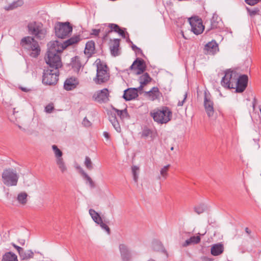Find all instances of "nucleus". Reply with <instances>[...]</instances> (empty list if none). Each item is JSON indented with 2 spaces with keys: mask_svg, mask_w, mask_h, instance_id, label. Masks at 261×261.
Returning a JSON list of instances; mask_svg holds the SVG:
<instances>
[{
  "mask_svg": "<svg viewBox=\"0 0 261 261\" xmlns=\"http://www.w3.org/2000/svg\"><path fill=\"white\" fill-rule=\"evenodd\" d=\"M248 77L246 74H242L239 77L236 72L227 69L225 72L221 84L224 88L228 89H236V92L242 93L247 87Z\"/></svg>",
  "mask_w": 261,
  "mask_h": 261,
  "instance_id": "nucleus-1",
  "label": "nucleus"
},
{
  "mask_svg": "<svg viewBox=\"0 0 261 261\" xmlns=\"http://www.w3.org/2000/svg\"><path fill=\"white\" fill-rule=\"evenodd\" d=\"M47 58H45L48 68L59 69L62 66L60 54L63 50L61 49L59 41H54L50 42L47 44Z\"/></svg>",
  "mask_w": 261,
  "mask_h": 261,
  "instance_id": "nucleus-2",
  "label": "nucleus"
},
{
  "mask_svg": "<svg viewBox=\"0 0 261 261\" xmlns=\"http://www.w3.org/2000/svg\"><path fill=\"white\" fill-rule=\"evenodd\" d=\"M212 238H209V234L204 233H194L193 232L182 231L180 233V241L182 245H196L201 241L203 244L211 242Z\"/></svg>",
  "mask_w": 261,
  "mask_h": 261,
  "instance_id": "nucleus-3",
  "label": "nucleus"
},
{
  "mask_svg": "<svg viewBox=\"0 0 261 261\" xmlns=\"http://www.w3.org/2000/svg\"><path fill=\"white\" fill-rule=\"evenodd\" d=\"M150 115L155 122L162 124H166L171 120L172 113L168 107L163 106L150 112Z\"/></svg>",
  "mask_w": 261,
  "mask_h": 261,
  "instance_id": "nucleus-4",
  "label": "nucleus"
},
{
  "mask_svg": "<svg viewBox=\"0 0 261 261\" xmlns=\"http://www.w3.org/2000/svg\"><path fill=\"white\" fill-rule=\"evenodd\" d=\"M20 45L24 49L32 51L30 55L33 58H37L40 54V47L38 42L31 36L24 37L20 41Z\"/></svg>",
  "mask_w": 261,
  "mask_h": 261,
  "instance_id": "nucleus-5",
  "label": "nucleus"
},
{
  "mask_svg": "<svg viewBox=\"0 0 261 261\" xmlns=\"http://www.w3.org/2000/svg\"><path fill=\"white\" fill-rule=\"evenodd\" d=\"M73 30L72 24L68 21H57L54 25L56 36L60 39H65L69 36Z\"/></svg>",
  "mask_w": 261,
  "mask_h": 261,
  "instance_id": "nucleus-6",
  "label": "nucleus"
},
{
  "mask_svg": "<svg viewBox=\"0 0 261 261\" xmlns=\"http://www.w3.org/2000/svg\"><path fill=\"white\" fill-rule=\"evenodd\" d=\"M18 179V174L16 171L12 168L4 169L2 174V181L7 187L16 186Z\"/></svg>",
  "mask_w": 261,
  "mask_h": 261,
  "instance_id": "nucleus-7",
  "label": "nucleus"
},
{
  "mask_svg": "<svg viewBox=\"0 0 261 261\" xmlns=\"http://www.w3.org/2000/svg\"><path fill=\"white\" fill-rule=\"evenodd\" d=\"M59 75V69L47 67L43 70L42 83L46 85H55L58 81Z\"/></svg>",
  "mask_w": 261,
  "mask_h": 261,
  "instance_id": "nucleus-8",
  "label": "nucleus"
},
{
  "mask_svg": "<svg viewBox=\"0 0 261 261\" xmlns=\"http://www.w3.org/2000/svg\"><path fill=\"white\" fill-rule=\"evenodd\" d=\"M28 32L37 39L42 40L45 38L47 31L41 22L33 21L28 24Z\"/></svg>",
  "mask_w": 261,
  "mask_h": 261,
  "instance_id": "nucleus-9",
  "label": "nucleus"
},
{
  "mask_svg": "<svg viewBox=\"0 0 261 261\" xmlns=\"http://www.w3.org/2000/svg\"><path fill=\"white\" fill-rule=\"evenodd\" d=\"M107 68V65L102 64L100 61L99 63H97L96 76L93 80L96 84H101L109 80Z\"/></svg>",
  "mask_w": 261,
  "mask_h": 261,
  "instance_id": "nucleus-10",
  "label": "nucleus"
},
{
  "mask_svg": "<svg viewBox=\"0 0 261 261\" xmlns=\"http://www.w3.org/2000/svg\"><path fill=\"white\" fill-rule=\"evenodd\" d=\"M189 21L191 27L192 32L195 35L201 34L204 29L202 19L198 16H195L189 18Z\"/></svg>",
  "mask_w": 261,
  "mask_h": 261,
  "instance_id": "nucleus-11",
  "label": "nucleus"
},
{
  "mask_svg": "<svg viewBox=\"0 0 261 261\" xmlns=\"http://www.w3.org/2000/svg\"><path fill=\"white\" fill-rule=\"evenodd\" d=\"M204 94V107L207 116L211 117L214 113V102L212 100V96L208 91H205Z\"/></svg>",
  "mask_w": 261,
  "mask_h": 261,
  "instance_id": "nucleus-12",
  "label": "nucleus"
},
{
  "mask_svg": "<svg viewBox=\"0 0 261 261\" xmlns=\"http://www.w3.org/2000/svg\"><path fill=\"white\" fill-rule=\"evenodd\" d=\"M110 93L108 89L104 88L97 91L93 97L99 103H107L109 101Z\"/></svg>",
  "mask_w": 261,
  "mask_h": 261,
  "instance_id": "nucleus-13",
  "label": "nucleus"
},
{
  "mask_svg": "<svg viewBox=\"0 0 261 261\" xmlns=\"http://www.w3.org/2000/svg\"><path fill=\"white\" fill-rule=\"evenodd\" d=\"M137 69L136 74L138 75L142 74L146 69L145 61L141 58H137L129 67V70Z\"/></svg>",
  "mask_w": 261,
  "mask_h": 261,
  "instance_id": "nucleus-14",
  "label": "nucleus"
},
{
  "mask_svg": "<svg viewBox=\"0 0 261 261\" xmlns=\"http://www.w3.org/2000/svg\"><path fill=\"white\" fill-rule=\"evenodd\" d=\"M204 50L206 55H214L219 50L218 44L215 40H212L205 45Z\"/></svg>",
  "mask_w": 261,
  "mask_h": 261,
  "instance_id": "nucleus-15",
  "label": "nucleus"
},
{
  "mask_svg": "<svg viewBox=\"0 0 261 261\" xmlns=\"http://www.w3.org/2000/svg\"><path fill=\"white\" fill-rule=\"evenodd\" d=\"M81 40V38L80 35L73 36L64 41L63 43L59 42L60 48L64 50L69 46L77 43Z\"/></svg>",
  "mask_w": 261,
  "mask_h": 261,
  "instance_id": "nucleus-16",
  "label": "nucleus"
},
{
  "mask_svg": "<svg viewBox=\"0 0 261 261\" xmlns=\"http://www.w3.org/2000/svg\"><path fill=\"white\" fill-rule=\"evenodd\" d=\"M138 96V93L135 88H129L124 91L122 96L125 101H130L136 98Z\"/></svg>",
  "mask_w": 261,
  "mask_h": 261,
  "instance_id": "nucleus-17",
  "label": "nucleus"
},
{
  "mask_svg": "<svg viewBox=\"0 0 261 261\" xmlns=\"http://www.w3.org/2000/svg\"><path fill=\"white\" fill-rule=\"evenodd\" d=\"M18 252L20 257L23 260H28L34 257V253L31 250L24 251L23 249L19 246H13Z\"/></svg>",
  "mask_w": 261,
  "mask_h": 261,
  "instance_id": "nucleus-18",
  "label": "nucleus"
},
{
  "mask_svg": "<svg viewBox=\"0 0 261 261\" xmlns=\"http://www.w3.org/2000/svg\"><path fill=\"white\" fill-rule=\"evenodd\" d=\"M221 21V18L216 13H214L212 18L210 20V24L206 29V33L214 29H216L220 28L219 24Z\"/></svg>",
  "mask_w": 261,
  "mask_h": 261,
  "instance_id": "nucleus-19",
  "label": "nucleus"
},
{
  "mask_svg": "<svg viewBox=\"0 0 261 261\" xmlns=\"http://www.w3.org/2000/svg\"><path fill=\"white\" fill-rule=\"evenodd\" d=\"M79 84V81L75 77H70L67 79L64 84V88L67 91L74 89Z\"/></svg>",
  "mask_w": 261,
  "mask_h": 261,
  "instance_id": "nucleus-20",
  "label": "nucleus"
},
{
  "mask_svg": "<svg viewBox=\"0 0 261 261\" xmlns=\"http://www.w3.org/2000/svg\"><path fill=\"white\" fill-rule=\"evenodd\" d=\"M95 42L94 41L90 40L88 41L85 46L84 50V54L88 57L90 58L95 54Z\"/></svg>",
  "mask_w": 261,
  "mask_h": 261,
  "instance_id": "nucleus-21",
  "label": "nucleus"
},
{
  "mask_svg": "<svg viewBox=\"0 0 261 261\" xmlns=\"http://www.w3.org/2000/svg\"><path fill=\"white\" fill-rule=\"evenodd\" d=\"M119 250L123 261H131L132 254L126 246H119Z\"/></svg>",
  "mask_w": 261,
  "mask_h": 261,
  "instance_id": "nucleus-22",
  "label": "nucleus"
},
{
  "mask_svg": "<svg viewBox=\"0 0 261 261\" xmlns=\"http://www.w3.org/2000/svg\"><path fill=\"white\" fill-rule=\"evenodd\" d=\"M108 115L109 116V121L111 122L115 130L117 132H120L121 127L117 119L116 114L113 113L112 112H110L108 113Z\"/></svg>",
  "mask_w": 261,
  "mask_h": 261,
  "instance_id": "nucleus-23",
  "label": "nucleus"
},
{
  "mask_svg": "<svg viewBox=\"0 0 261 261\" xmlns=\"http://www.w3.org/2000/svg\"><path fill=\"white\" fill-rule=\"evenodd\" d=\"M120 39H114L112 45L110 46L112 56L116 57L119 55V48L120 46Z\"/></svg>",
  "mask_w": 261,
  "mask_h": 261,
  "instance_id": "nucleus-24",
  "label": "nucleus"
},
{
  "mask_svg": "<svg viewBox=\"0 0 261 261\" xmlns=\"http://www.w3.org/2000/svg\"><path fill=\"white\" fill-rule=\"evenodd\" d=\"M70 65L73 70L79 73L81 68L82 67V64L80 60V57L78 56H75L71 58Z\"/></svg>",
  "mask_w": 261,
  "mask_h": 261,
  "instance_id": "nucleus-25",
  "label": "nucleus"
},
{
  "mask_svg": "<svg viewBox=\"0 0 261 261\" xmlns=\"http://www.w3.org/2000/svg\"><path fill=\"white\" fill-rule=\"evenodd\" d=\"M2 261H18L16 255L10 251L5 253L2 258Z\"/></svg>",
  "mask_w": 261,
  "mask_h": 261,
  "instance_id": "nucleus-26",
  "label": "nucleus"
},
{
  "mask_svg": "<svg viewBox=\"0 0 261 261\" xmlns=\"http://www.w3.org/2000/svg\"><path fill=\"white\" fill-rule=\"evenodd\" d=\"M152 80V78L150 76L149 74L147 72L143 73L139 78V81L140 84L143 85H146L148 83L150 82Z\"/></svg>",
  "mask_w": 261,
  "mask_h": 261,
  "instance_id": "nucleus-27",
  "label": "nucleus"
},
{
  "mask_svg": "<svg viewBox=\"0 0 261 261\" xmlns=\"http://www.w3.org/2000/svg\"><path fill=\"white\" fill-rule=\"evenodd\" d=\"M112 110L117 113V115L121 119H123L124 118L129 117V115L127 112L126 108L122 110H119L114 107H113Z\"/></svg>",
  "mask_w": 261,
  "mask_h": 261,
  "instance_id": "nucleus-28",
  "label": "nucleus"
},
{
  "mask_svg": "<svg viewBox=\"0 0 261 261\" xmlns=\"http://www.w3.org/2000/svg\"><path fill=\"white\" fill-rule=\"evenodd\" d=\"M23 1L22 0H17L13 2L12 3L10 4L8 6L5 8V9L7 11L12 10L19 7H21L23 5Z\"/></svg>",
  "mask_w": 261,
  "mask_h": 261,
  "instance_id": "nucleus-29",
  "label": "nucleus"
},
{
  "mask_svg": "<svg viewBox=\"0 0 261 261\" xmlns=\"http://www.w3.org/2000/svg\"><path fill=\"white\" fill-rule=\"evenodd\" d=\"M100 32L102 33V39H106L108 35L111 33L110 28L108 27V24L105 23L100 27Z\"/></svg>",
  "mask_w": 261,
  "mask_h": 261,
  "instance_id": "nucleus-30",
  "label": "nucleus"
},
{
  "mask_svg": "<svg viewBox=\"0 0 261 261\" xmlns=\"http://www.w3.org/2000/svg\"><path fill=\"white\" fill-rule=\"evenodd\" d=\"M89 213L93 220L96 223L98 224L102 220V218L100 216L99 214L94 210L90 208L89 211Z\"/></svg>",
  "mask_w": 261,
  "mask_h": 261,
  "instance_id": "nucleus-31",
  "label": "nucleus"
},
{
  "mask_svg": "<svg viewBox=\"0 0 261 261\" xmlns=\"http://www.w3.org/2000/svg\"><path fill=\"white\" fill-rule=\"evenodd\" d=\"M246 9L248 15H249L251 17H253L256 15H259L260 14V9L258 7H255L253 9H251L246 7Z\"/></svg>",
  "mask_w": 261,
  "mask_h": 261,
  "instance_id": "nucleus-32",
  "label": "nucleus"
},
{
  "mask_svg": "<svg viewBox=\"0 0 261 261\" xmlns=\"http://www.w3.org/2000/svg\"><path fill=\"white\" fill-rule=\"evenodd\" d=\"M223 250V246H212L211 252L213 255L217 256L221 254Z\"/></svg>",
  "mask_w": 261,
  "mask_h": 261,
  "instance_id": "nucleus-33",
  "label": "nucleus"
},
{
  "mask_svg": "<svg viewBox=\"0 0 261 261\" xmlns=\"http://www.w3.org/2000/svg\"><path fill=\"white\" fill-rule=\"evenodd\" d=\"M56 163L62 173L66 171L67 168L62 156L56 159Z\"/></svg>",
  "mask_w": 261,
  "mask_h": 261,
  "instance_id": "nucleus-34",
  "label": "nucleus"
},
{
  "mask_svg": "<svg viewBox=\"0 0 261 261\" xmlns=\"http://www.w3.org/2000/svg\"><path fill=\"white\" fill-rule=\"evenodd\" d=\"M152 100L160 99L163 96L162 93L160 91L157 87H153L152 88Z\"/></svg>",
  "mask_w": 261,
  "mask_h": 261,
  "instance_id": "nucleus-35",
  "label": "nucleus"
},
{
  "mask_svg": "<svg viewBox=\"0 0 261 261\" xmlns=\"http://www.w3.org/2000/svg\"><path fill=\"white\" fill-rule=\"evenodd\" d=\"M27 196H28V195L26 193H24V192L20 193L18 195L17 199L20 203L24 204L27 203Z\"/></svg>",
  "mask_w": 261,
  "mask_h": 261,
  "instance_id": "nucleus-36",
  "label": "nucleus"
},
{
  "mask_svg": "<svg viewBox=\"0 0 261 261\" xmlns=\"http://www.w3.org/2000/svg\"><path fill=\"white\" fill-rule=\"evenodd\" d=\"M194 211L198 215L205 212L206 210V206L204 204H200L194 207Z\"/></svg>",
  "mask_w": 261,
  "mask_h": 261,
  "instance_id": "nucleus-37",
  "label": "nucleus"
},
{
  "mask_svg": "<svg viewBox=\"0 0 261 261\" xmlns=\"http://www.w3.org/2000/svg\"><path fill=\"white\" fill-rule=\"evenodd\" d=\"M23 234H24V238H19L18 242L21 245H24L26 243L27 241L28 240V238L29 237L30 233L27 230H24Z\"/></svg>",
  "mask_w": 261,
  "mask_h": 261,
  "instance_id": "nucleus-38",
  "label": "nucleus"
},
{
  "mask_svg": "<svg viewBox=\"0 0 261 261\" xmlns=\"http://www.w3.org/2000/svg\"><path fill=\"white\" fill-rule=\"evenodd\" d=\"M52 149L54 152L56 159L62 156L63 152L60 149L58 148L57 145H53L52 146Z\"/></svg>",
  "mask_w": 261,
  "mask_h": 261,
  "instance_id": "nucleus-39",
  "label": "nucleus"
},
{
  "mask_svg": "<svg viewBox=\"0 0 261 261\" xmlns=\"http://www.w3.org/2000/svg\"><path fill=\"white\" fill-rule=\"evenodd\" d=\"M108 27L110 28L111 33L114 32L117 33L118 31H120V27L115 23H108Z\"/></svg>",
  "mask_w": 261,
  "mask_h": 261,
  "instance_id": "nucleus-40",
  "label": "nucleus"
},
{
  "mask_svg": "<svg viewBox=\"0 0 261 261\" xmlns=\"http://www.w3.org/2000/svg\"><path fill=\"white\" fill-rule=\"evenodd\" d=\"M81 173L84 178L89 182L91 187H93L94 185L91 178L83 170L81 171Z\"/></svg>",
  "mask_w": 261,
  "mask_h": 261,
  "instance_id": "nucleus-41",
  "label": "nucleus"
},
{
  "mask_svg": "<svg viewBox=\"0 0 261 261\" xmlns=\"http://www.w3.org/2000/svg\"><path fill=\"white\" fill-rule=\"evenodd\" d=\"M85 165L88 170H92L93 169L92 163L90 158L89 156H86L85 161Z\"/></svg>",
  "mask_w": 261,
  "mask_h": 261,
  "instance_id": "nucleus-42",
  "label": "nucleus"
},
{
  "mask_svg": "<svg viewBox=\"0 0 261 261\" xmlns=\"http://www.w3.org/2000/svg\"><path fill=\"white\" fill-rule=\"evenodd\" d=\"M170 166V165H167L161 169L160 174L163 177L166 178L167 176V172Z\"/></svg>",
  "mask_w": 261,
  "mask_h": 261,
  "instance_id": "nucleus-43",
  "label": "nucleus"
},
{
  "mask_svg": "<svg viewBox=\"0 0 261 261\" xmlns=\"http://www.w3.org/2000/svg\"><path fill=\"white\" fill-rule=\"evenodd\" d=\"M139 170V168L136 166H134L132 167V172L133 174V177L134 180L137 182L138 180V175L137 173V171Z\"/></svg>",
  "mask_w": 261,
  "mask_h": 261,
  "instance_id": "nucleus-44",
  "label": "nucleus"
},
{
  "mask_svg": "<svg viewBox=\"0 0 261 261\" xmlns=\"http://www.w3.org/2000/svg\"><path fill=\"white\" fill-rule=\"evenodd\" d=\"M125 28H121L120 27V31L117 32L119 35H120L123 38H126V35L128 36V33L126 31Z\"/></svg>",
  "mask_w": 261,
  "mask_h": 261,
  "instance_id": "nucleus-45",
  "label": "nucleus"
},
{
  "mask_svg": "<svg viewBox=\"0 0 261 261\" xmlns=\"http://www.w3.org/2000/svg\"><path fill=\"white\" fill-rule=\"evenodd\" d=\"M97 224L99 225L102 229H105L108 234L110 233L111 230L109 227L103 222L102 220H101Z\"/></svg>",
  "mask_w": 261,
  "mask_h": 261,
  "instance_id": "nucleus-46",
  "label": "nucleus"
},
{
  "mask_svg": "<svg viewBox=\"0 0 261 261\" xmlns=\"http://www.w3.org/2000/svg\"><path fill=\"white\" fill-rule=\"evenodd\" d=\"M152 131L151 129L149 128H146L144 129L142 131V136L144 137H147L148 136L152 137Z\"/></svg>",
  "mask_w": 261,
  "mask_h": 261,
  "instance_id": "nucleus-47",
  "label": "nucleus"
},
{
  "mask_svg": "<svg viewBox=\"0 0 261 261\" xmlns=\"http://www.w3.org/2000/svg\"><path fill=\"white\" fill-rule=\"evenodd\" d=\"M245 2L248 5L253 6L260 2V0H245Z\"/></svg>",
  "mask_w": 261,
  "mask_h": 261,
  "instance_id": "nucleus-48",
  "label": "nucleus"
},
{
  "mask_svg": "<svg viewBox=\"0 0 261 261\" xmlns=\"http://www.w3.org/2000/svg\"><path fill=\"white\" fill-rule=\"evenodd\" d=\"M54 109V107L52 103H49L45 107V111L48 113H50Z\"/></svg>",
  "mask_w": 261,
  "mask_h": 261,
  "instance_id": "nucleus-49",
  "label": "nucleus"
},
{
  "mask_svg": "<svg viewBox=\"0 0 261 261\" xmlns=\"http://www.w3.org/2000/svg\"><path fill=\"white\" fill-rule=\"evenodd\" d=\"M100 33V28L99 29H92L91 32L90 33V35L97 37V36H98Z\"/></svg>",
  "mask_w": 261,
  "mask_h": 261,
  "instance_id": "nucleus-50",
  "label": "nucleus"
},
{
  "mask_svg": "<svg viewBox=\"0 0 261 261\" xmlns=\"http://www.w3.org/2000/svg\"><path fill=\"white\" fill-rule=\"evenodd\" d=\"M82 124L85 127H89L91 125L90 121L87 118V117H85L84 118Z\"/></svg>",
  "mask_w": 261,
  "mask_h": 261,
  "instance_id": "nucleus-51",
  "label": "nucleus"
},
{
  "mask_svg": "<svg viewBox=\"0 0 261 261\" xmlns=\"http://www.w3.org/2000/svg\"><path fill=\"white\" fill-rule=\"evenodd\" d=\"M187 94L185 93V95H184V99L182 100H181V101L179 100L178 101V102L177 103V106L178 107H181V106H183V105H184V102H185V100H186V99L187 98Z\"/></svg>",
  "mask_w": 261,
  "mask_h": 261,
  "instance_id": "nucleus-52",
  "label": "nucleus"
},
{
  "mask_svg": "<svg viewBox=\"0 0 261 261\" xmlns=\"http://www.w3.org/2000/svg\"><path fill=\"white\" fill-rule=\"evenodd\" d=\"M245 231L249 237H250V238L252 237V236H251L252 231L248 227H246L245 228Z\"/></svg>",
  "mask_w": 261,
  "mask_h": 261,
  "instance_id": "nucleus-53",
  "label": "nucleus"
},
{
  "mask_svg": "<svg viewBox=\"0 0 261 261\" xmlns=\"http://www.w3.org/2000/svg\"><path fill=\"white\" fill-rule=\"evenodd\" d=\"M257 103V100L255 97H254L253 101H252V108L253 110H255L256 105Z\"/></svg>",
  "mask_w": 261,
  "mask_h": 261,
  "instance_id": "nucleus-54",
  "label": "nucleus"
},
{
  "mask_svg": "<svg viewBox=\"0 0 261 261\" xmlns=\"http://www.w3.org/2000/svg\"><path fill=\"white\" fill-rule=\"evenodd\" d=\"M152 243H153V245H162V243L160 241H159V240H154L152 242Z\"/></svg>",
  "mask_w": 261,
  "mask_h": 261,
  "instance_id": "nucleus-55",
  "label": "nucleus"
},
{
  "mask_svg": "<svg viewBox=\"0 0 261 261\" xmlns=\"http://www.w3.org/2000/svg\"><path fill=\"white\" fill-rule=\"evenodd\" d=\"M132 48L133 50L135 51L137 50H140V48L138 47H137L136 45L134 44L133 43L132 45Z\"/></svg>",
  "mask_w": 261,
  "mask_h": 261,
  "instance_id": "nucleus-56",
  "label": "nucleus"
},
{
  "mask_svg": "<svg viewBox=\"0 0 261 261\" xmlns=\"http://www.w3.org/2000/svg\"><path fill=\"white\" fill-rule=\"evenodd\" d=\"M103 136L107 139H109L110 138V134L107 132H104L103 133Z\"/></svg>",
  "mask_w": 261,
  "mask_h": 261,
  "instance_id": "nucleus-57",
  "label": "nucleus"
},
{
  "mask_svg": "<svg viewBox=\"0 0 261 261\" xmlns=\"http://www.w3.org/2000/svg\"><path fill=\"white\" fill-rule=\"evenodd\" d=\"M201 260L203 261H211L212 259L206 256H202L201 257Z\"/></svg>",
  "mask_w": 261,
  "mask_h": 261,
  "instance_id": "nucleus-58",
  "label": "nucleus"
},
{
  "mask_svg": "<svg viewBox=\"0 0 261 261\" xmlns=\"http://www.w3.org/2000/svg\"><path fill=\"white\" fill-rule=\"evenodd\" d=\"M144 86V85L140 84V86L139 87L135 88L137 90V93L139 91L142 90L143 89Z\"/></svg>",
  "mask_w": 261,
  "mask_h": 261,
  "instance_id": "nucleus-59",
  "label": "nucleus"
},
{
  "mask_svg": "<svg viewBox=\"0 0 261 261\" xmlns=\"http://www.w3.org/2000/svg\"><path fill=\"white\" fill-rule=\"evenodd\" d=\"M146 94L148 96H150V97H151V98H152V89L148 91V92H146Z\"/></svg>",
  "mask_w": 261,
  "mask_h": 261,
  "instance_id": "nucleus-60",
  "label": "nucleus"
},
{
  "mask_svg": "<svg viewBox=\"0 0 261 261\" xmlns=\"http://www.w3.org/2000/svg\"><path fill=\"white\" fill-rule=\"evenodd\" d=\"M135 52L136 54H140L141 55H143V51L141 48H140V50H137L136 51H135Z\"/></svg>",
  "mask_w": 261,
  "mask_h": 261,
  "instance_id": "nucleus-61",
  "label": "nucleus"
},
{
  "mask_svg": "<svg viewBox=\"0 0 261 261\" xmlns=\"http://www.w3.org/2000/svg\"><path fill=\"white\" fill-rule=\"evenodd\" d=\"M126 42L128 43H131V44H133V42L132 41L130 40L129 38V35L127 36V38H126Z\"/></svg>",
  "mask_w": 261,
  "mask_h": 261,
  "instance_id": "nucleus-62",
  "label": "nucleus"
},
{
  "mask_svg": "<svg viewBox=\"0 0 261 261\" xmlns=\"http://www.w3.org/2000/svg\"><path fill=\"white\" fill-rule=\"evenodd\" d=\"M212 245H223V244H222L221 242H220V243H214Z\"/></svg>",
  "mask_w": 261,
  "mask_h": 261,
  "instance_id": "nucleus-63",
  "label": "nucleus"
},
{
  "mask_svg": "<svg viewBox=\"0 0 261 261\" xmlns=\"http://www.w3.org/2000/svg\"><path fill=\"white\" fill-rule=\"evenodd\" d=\"M170 149H171V150H173V149H174V147H171V148H170Z\"/></svg>",
  "mask_w": 261,
  "mask_h": 261,
  "instance_id": "nucleus-64",
  "label": "nucleus"
}]
</instances>
